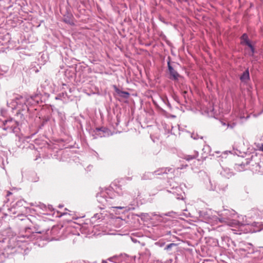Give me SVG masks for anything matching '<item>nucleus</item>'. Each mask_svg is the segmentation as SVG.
<instances>
[{
	"label": "nucleus",
	"instance_id": "obj_4",
	"mask_svg": "<svg viewBox=\"0 0 263 263\" xmlns=\"http://www.w3.org/2000/svg\"><path fill=\"white\" fill-rule=\"evenodd\" d=\"M116 92L121 96L124 98H127L129 96V93L125 91H120L118 88L115 87Z\"/></svg>",
	"mask_w": 263,
	"mask_h": 263
},
{
	"label": "nucleus",
	"instance_id": "obj_6",
	"mask_svg": "<svg viewBox=\"0 0 263 263\" xmlns=\"http://www.w3.org/2000/svg\"><path fill=\"white\" fill-rule=\"evenodd\" d=\"M116 208L119 209H122L123 208V207H122V206H117V207H116Z\"/></svg>",
	"mask_w": 263,
	"mask_h": 263
},
{
	"label": "nucleus",
	"instance_id": "obj_9",
	"mask_svg": "<svg viewBox=\"0 0 263 263\" xmlns=\"http://www.w3.org/2000/svg\"><path fill=\"white\" fill-rule=\"evenodd\" d=\"M262 151H263V148L262 149Z\"/></svg>",
	"mask_w": 263,
	"mask_h": 263
},
{
	"label": "nucleus",
	"instance_id": "obj_8",
	"mask_svg": "<svg viewBox=\"0 0 263 263\" xmlns=\"http://www.w3.org/2000/svg\"><path fill=\"white\" fill-rule=\"evenodd\" d=\"M193 157H189V158L187 159V160H189L190 159H193Z\"/></svg>",
	"mask_w": 263,
	"mask_h": 263
},
{
	"label": "nucleus",
	"instance_id": "obj_5",
	"mask_svg": "<svg viewBox=\"0 0 263 263\" xmlns=\"http://www.w3.org/2000/svg\"><path fill=\"white\" fill-rule=\"evenodd\" d=\"M176 246V244L173 243H170L166 246L165 249L168 250L170 249L173 246Z\"/></svg>",
	"mask_w": 263,
	"mask_h": 263
},
{
	"label": "nucleus",
	"instance_id": "obj_1",
	"mask_svg": "<svg viewBox=\"0 0 263 263\" xmlns=\"http://www.w3.org/2000/svg\"><path fill=\"white\" fill-rule=\"evenodd\" d=\"M167 64H168V68L169 72H170L171 76H172V78L174 80H177L178 78V77H179V74L171 66L170 62H168Z\"/></svg>",
	"mask_w": 263,
	"mask_h": 263
},
{
	"label": "nucleus",
	"instance_id": "obj_2",
	"mask_svg": "<svg viewBox=\"0 0 263 263\" xmlns=\"http://www.w3.org/2000/svg\"><path fill=\"white\" fill-rule=\"evenodd\" d=\"M242 39L244 40V42L250 48L252 53L254 52V49L252 45L251 44V43L249 42V40H248V37L246 34H244L242 36Z\"/></svg>",
	"mask_w": 263,
	"mask_h": 263
},
{
	"label": "nucleus",
	"instance_id": "obj_7",
	"mask_svg": "<svg viewBox=\"0 0 263 263\" xmlns=\"http://www.w3.org/2000/svg\"><path fill=\"white\" fill-rule=\"evenodd\" d=\"M193 157H189V158L187 159V160H189L190 159H193Z\"/></svg>",
	"mask_w": 263,
	"mask_h": 263
},
{
	"label": "nucleus",
	"instance_id": "obj_3",
	"mask_svg": "<svg viewBox=\"0 0 263 263\" xmlns=\"http://www.w3.org/2000/svg\"><path fill=\"white\" fill-rule=\"evenodd\" d=\"M249 73L248 70H246L240 77V80L242 82H246L249 80Z\"/></svg>",
	"mask_w": 263,
	"mask_h": 263
}]
</instances>
